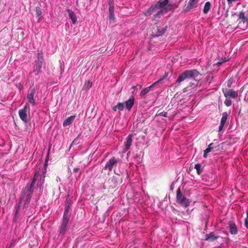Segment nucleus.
<instances>
[{
	"mask_svg": "<svg viewBox=\"0 0 248 248\" xmlns=\"http://www.w3.org/2000/svg\"><path fill=\"white\" fill-rule=\"evenodd\" d=\"M222 92L226 98H236L238 96L237 91H234L232 89H223Z\"/></svg>",
	"mask_w": 248,
	"mask_h": 248,
	"instance_id": "obj_9",
	"label": "nucleus"
},
{
	"mask_svg": "<svg viewBox=\"0 0 248 248\" xmlns=\"http://www.w3.org/2000/svg\"><path fill=\"white\" fill-rule=\"evenodd\" d=\"M117 107L118 109H119L120 110H121V111L123 110L124 108V104L122 103H119L117 105Z\"/></svg>",
	"mask_w": 248,
	"mask_h": 248,
	"instance_id": "obj_32",
	"label": "nucleus"
},
{
	"mask_svg": "<svg viewBox=\"0 0 248 248\" xmlns=\"http://www.w3.org/2000/svg\"><path fill=\"white\" fill-rule=\"evenodd\" d=\"M245 226L248 229V211L247 212V217L245 219Z\"/></svg>",
	"mask_w": 248,
	"mask_h": 248,
	"instance_id": "obj_33",
	"label": "nucleus"
},
{
	"mask_svg": "<svg viewBox=\"0 0 248 248\" xmlns=\"http://www.w3.org/2000/svg\"><path fill=\"white\" fill-rule=\"evenodd\" d=\"M227 61V60L226 58H222L221 60H220L219 61L217 62L216 65L217 66H220L222 63Z\"/></svg>",
	"mask_w": 248,
	"mask_h": 248,
	"instance_id": "obj_29",
	"label": "nucleus"
},
{
	"mask_svg": "<svg viewBox=\"0 0 248 248\" xmlns=\"http://www.w3.org/2000/svg\"><path fill=\"white\" fill-rule=\"evenodd\" d=\"M229 231L232 234H237L238 231L236 225L233 223H230L229 226Z\"/></svg>",
	"mask_w": 248,
	"mask_h": 248,
	"instance_id": "obj_19",
	"label": "nucleus"
},
{
	"mask_svg": "<svg viewBox=\"0 0 248 248\" xmlns=\"http://www.w3.org/2000/svg\"><path fill=\"white\" fill-rule=\"evenodd\" d=\"M176 200L177 202L179 203L181 206L186 207L188 206L190 204V202L188 199L186 198L185 196L183 195L179 188L177 190Z\"/></svg>",
	"mask_w": 248,
	"mask_h": 248,
	"instance_id": "obj_5",
	"label": "nucleus"
},
{
	"mask_svg": "<svg viewBox=\"0 0 248 248\" xmlns=\"http://www.w3.org/2000/svg\"><path fill=\"white\" fill-rule=\"evenodd\" d=\"M109 5V13H114V5Z\"/></svg>",
	"mask_w": 248,
	"mask_h": 248,
	"instance_id": "obj_35",
	"label": "nucleus"
},
{
	"mask_svg": "<svg viewBox=\"0 0 248 248\" xmlns=\"http://www.w3.org/2000/svg\"><path fill=\"white\" fill-rule=\"evenodd\" d=\"M211 4L209 1H207L205 3L203 9V13L204 14H207L211 9Z\"/></svg>",
	"mask_w": 248,
	"mask_h": 248,
	"instance_id": "obj_23",
	"label": "nucleus"
},
{
	"mask_svg": "<svg viewBox=\"0 0 248 248\" xmlns=\"http://www.w3.org/2000/svg\"><path fill=\"white\" fill-rule=\"evenodd\" d=\"M120 161V159L119 158H116L114 156H113L106 162L104 169L105 170H108L109 171H110Z\"/></svg>",
	"mask_w": 248,
	"mask_h": 248,
	"instance_id": "obj_7",
	"label": "nucleus"
},
{
	"mask_svg": "<svg viewBox=\"0 0 248 248\" xmlns=\"http://www.w3.org/2000/svg\"><path fill=\"white\" fill-rule=\"evenodd\" d=\"M224 104L227 107H230L232 104V101L230 98H226V99L224 101Z\"/></svg>",
	"mask_w": 248,
	"mask_h": 248,
	"instance_id": "obj_30",
	"label": "nucleus"
},
{
	"mask_svg": "<svg viewBox=\"0 0 248 248\" xmlns=\"http://www.w3.org/2000/svg\"><path fill=\"white\" fill-rule=\"evenodd\" d=\"M109 19L110 20H113L114 19V13H109Z\"/></svg>",
	"mask_w": 248,
	"mask_h": 248,
	"instance_id": "obj_37",
	"label": "nucleus"
},
{
	"mask_svg": "<svg viewBox=\"0 0 248 248\" xmlns=\"http://www.w3.org/2000/svg\"><path fill=\"white\" fill-rule=\"evenodd\" d=\"M42 63H40L35 61L34 65L33 66V72L35 75H38L41 72L42 67Z\"/></svg>",
	"mask_w": 248,
	"mask_h": 248,
	"instance_id": "obj_15",
	"label": "nucleus"
},
{
	"mask_svg": "<svg viewBox=\"0 0 248 248\" xmlns=\"http://www.w3.org/2000/svg\"><path fill=\"white\" fill-rule=\"evenodd\" d=\"M198 3V0H189L186 6L183 9L184 12H189L191 9L196 8L197 7Z\"/></svg>",
	"mask_w": 248,
	"mask_h": 248,
	"instance_id": "obj_12",
	"label": "nucleus"
},
{
	"mask_svg": "<svg viewBox=\"0 0 248 248\" xmlns=\"http://www.w3.org/2000/svg\"><path fill=\"white\" fill-rule=\"evenodd\" d=\"M70 217L63 216L61 224L59 228V235L63 236L69 227V221Z\"/></svg>",
	"mask_w": 248,
	"mask_h": 248,
	"instance_id": "obj_4",
	"label": "nucleus"
},
{
	"mask_svg": "<svg viewBox=\"0 0 248 248\" xmlns=\"http://www.w3.org/2000/svg\"><path fill=\"white\" fill-rule=\"evenodd\" d=\"M158 116H163V117H167V115H168V114H167V112H161L159 113L158 114Z\"/></svg>",
	"mask_w": 248,
	"mask_h": 248,
	"instance_id": "obj_34",
	"label": "nucleus"
},
{
	"mask_svg": "<svg viewBox=\"0 0 248 248\" xmlns=\"http://www.w3.org/2000/svg\"><path fill=\"white\" fill-rule=\"evenodd\" d=\"M229 4H231L232 2L235 1L236 0H227Z\"/></svg>",
	"mask_w": 248,
	"mask_h": 248,
	"instance_id": "obj_40",
	"label": "nucleus"
},
{
	"mask_svg": "<svg viewBox=\"0 0 248 248\" xmlns=\"http://www.w3.org/2000/svg\"><path fill=\"white\" fill-rule=\"evenodd\" d=\"M134 98L133 97H130L125 102V107L127 109L130 110L134 105Z\"/></svg>",
	"mask_w": 248,
	"mask_h": 248,
	"instance_id": "obj_20",
	"label": "nucleus"
},
{
	"mask_svg": "<svg viewBox=\"0 0 248 248\" xmlns=\"http://www.w3.org/2000/svg\"><path fill=\"white\" fill-rule=\"evenodd\" d=\"M75 140H76V139L74 140H73V141L72 142V144H74V143L75 142Z\"/></svg>",
	"mask_w": 248,
	"mask_h": 248,
	"instance_id": "obj_44",
	"label": "nucleus"
},
{
	"mask_svg": "<svg viewBox=\"0 0 248 248\" xmlns=\"http://www.w3.org/2000/svg\"><path fill=\"white\" fill-rule=\"evenodd\" d=\"M233 83V79H230L227 82V86L230 88Z\"/></svg>",
	"mask_w": 248,
	"mask_h": 248,
	"instance_id": "obj_36",
	"label": "nucleus"
},
{
	"mask_svg": "<svg viewBox=\"0 0 248 248\" xmlns=\"http://www.w3.org/2000/svg\"><path fill=\"white\" fill-rule=\"evenodd\" d=\"M35 176L36 174L35 175L34 177L32 179L31 183L27 184L20 197V201H24V207H25L26 205L28 204L31 201V199L32 194L33 188L36 182Z\"/></svg>",
	"mask_w": 248,
	"mask_h": 248,
	"instance_id": "obj_1",
	"label": "nucleus"
},
{
	"mask_svg": "<svg viewBox=\"0 0 248 248\" xmlns=\"http://www.w3.org/2000/svg\"><path fill=\"white\" fill-rule=\"evenodd\" d=\"M76 118V116L74 115L71 116L70 117H68L66 119H65L63 123V125L64 126H66L68 125H69L72 124V123L74 121L75 119Z\"/></svg>",
	"mask_w": 248,
	"mask_h": 248,
	"instance_id": "obj_21",
	"label": "nucleus"
},
{
	"mask_svg": "<svg viewBox=\"0 0 248 248\" xmlns=\"http://www.w3.org/2000/svg\"><path fill=\"white\" fill-rule=\"evenodd\" d=\"M194 168L196 170L198 174H200L202 171V165L200 164H196L195 165Z\"/></svg>",
	"mask_w": 248,
	"mask_h": 248,
	"instance_id": "obj_28",
	"label": "nucleus"
},
{
	"mask_svg": "<svg viewBox=\"0 0 248 248\" xmlns=\"http://www.w3.org/2000/svg\"><path fill=\"white\" fill-rule=\"evenodd\" d=\"M199 75V72L196 69L186 70L179 76L175 83V85L176 86H177L181 82L186 79H191L196 80V78Z\"/></svg>",
	"mask_w": 248,
	"mask_h": 248,
	"instance_id": "obj_2",
	"label": "nucleus"
},
{
	"mask_svg": "<svg viewBox=\"0 0 248 248\" xmlns=\"http://www.w3.org/2000/svg\"><path fill=\"white\" fill-rule=\"evenodd\" d=\"M18 213V210H16V212H15V215H17Z\"/></svg>",
	"mask_w": 248,
	"mask_h": 248,
	"instance_id": "obj_43",
	"label": "nucleus"
},
{
	"mask_svg": "<svg viewBox=\"0 0 248 248\" xmlns=\"http://www.w3.org/2000/svg\"><path fill=\"white\" fill-rule=\"evenodd\" d=\"M224 126V124H222L220 123V125L219 126L218 131H221L223 129Z\"/></svg>",
	"mask_w": 248,
	"mask_h": 248,
	"instance_id": "obj_38",
	"label": "nucleus"
},
{
	"mask_svg": "<svg viewBox=\"0 0 248 248\" xmlns=\"http://www.w3.org/2000/svg\"><path fill=\"white\" fill-rule=\"evenodd\" d=\"M44 178L43 179V180H42V183L44 182Z\"/></svg>",
	"mask_w": 248,
	"mask_h": 248,
	"instance_id": "obj_45",
	"label": "nucleus"
},
{
	"mask_svg": "<svg viewBox=\"0 0 248 248\" xmlns=\"http://www.w3.org/2000/svg\"><path fill=\"white\" fill-rule=\"evenodd\" d=\"M117 105L115 107H114L113 108H112V110L114 111H116L117 110Z\"/></svg>",
	"mask_w": 248,
	"mask_h": 248,
	"instance_id": "obj_42",
	"label": "nucleus"
},
{
	"mask_svg": "<svg viewBox=\"0 0 248 248\" xmlns=\"http://www.w3.org/2000/svg\"><path fill=\"white\" fill-rule=\"evenodd\" d=\"M28 105L26 104L23 108L20 109L18 111V114L21 120L25 123H28V115H27V111H28Z\"/></svg>",
	"mask_w": 248,
	"mask_h": 248,
	"instance_id": "obj_10",
	"label": "nucleus"
},
{
	"mask_svg": "<svg viewBox=\"0 0 248 248\" xmlns=\"http://www.w3.org/2000/svg\"><path fill=\"white\" fill-rule=\"evenodd\" d=\"M157 9H158L156 4L152 5L150 7L144 12V15L146 16H149L153 12H154Z\"/></svg>",
	"mask_w": 248,
	"mask_h": 248,
	"instance_id": "obj_18",
	"label": "nucleus"
},
{
	"mask_svg": "<svg viewBox=\"0 0 248 248\" xmlns=\"http://www.w3.org/2000/svg\"><path fill=\"white\" fill-rule=\"evenodd\" d=\"M67 12L69 14V16L70 18V19H71L73 24H76L77 20V16L75 15V14L74 13V12L71 10H70V9H68L67 10Z\"/></svg>",
	"mask_w": 248,
	"mask_h": 248,
	"instance_id": "obj_22",
	"label": "nucleus"
},
{
	"mask_svg": "<svg viewBox=\"0 0 248 248\" xmlns=\"http://www.w3.org/2000/svg\"><path fill=\"white\" fill-rule=\"evenodd\" d=\"M132 136L131 135H129L127 136L126 139V142L125 144V147L124 148L123 152H125L127 151L131 146L132 142Z\"/></svg>",
	"mask_w": 248,
	"mask_h": 248,
	"instance_id": "obj_16",
	"label": "nucleus"
},
{
	"mask_svg": "<svg viewBox=\"0 0 248 248\" xmlns=\"http://www.w3.org/2000/svg\"><path fill=\"white\" fill-rule=\"evenodd\" d=\"M213 145V143H210L208 147L204 151V154L203 155L204 158H206L207 156V154L213 150V148L212 147Z\"/></svg>",
	"mask_w": 248,
	"mask_h": 248,
	"instance_id": "obj_24",
	"label": "nucleus"
},
{
	"mask_svg": "<svg viewBox=\"0 0 248 248\" xmlns=\"http://www.w3.org/2000/svg\"><path fill=\"white\" fill-rule=\"evenodd\" d=\"M114 0H108V5H114Z\"/></svg>",
	"mask_w": 248,
	"mask_h": 248,
	"instance_id": "obj_39",
	"label": "nucleus"
},
{
	"mask_svg": "<svg viewBox=\"0 0 248 248\" xmlns=\"http://www.w3.org/2000/svg\"><path fill=\"white\" fill-rule=\"evenodd\" d=\"M36 13L37 16H40L42 15V11L40 7H37L36 8Z\"/></svg>",
	"mask_w": 248,
	"mask_h": 248,
	"instance_id": "obj_31",
	"label": "nucleus"
},
{
	"mask_svg": "<svg viewBox=\"0 0 248 248\" xmlns=\"http://www.w3.org/2000/svg\"><path fill=\"white\" fill-rule=\"evenodd\" d=\"M92 86V82L90 81L86 82L83 87L82 89L84 90H89Z\"/></svg>",
	"mask_w": 248,
	"mask_h": 248,
	"instance_id": "obj_27",
	"label": "nucleus"
},
{
	"mask_svg": "<svg viewBox=\"0 0 248 248\" xmlns=\"http://www.w3.org/2000/svg\"><path fill=\"white\" fill-rule=\"evenodd\" d=\"M166 77L164 76L162 78H161L159 80H157V81L154 83L152 85H151L149 87H148L145 89H144L140 93V95L141 96H144L147 93H148L150 91L152 87H155L158 84H159L162 80H163Z\"/></svg>",
	"mask_w": 248,
	"mask_h": 248,
	"instance_id": "obj_13",
	"label": "nucleus"
},
{
	"mask_svg": "<svg viewBox=\"0 0 248 248\" xmlns=\"http://www.w3.org/2000/svg\"><path fill=\"white\" fill-rule=\"evenodd\" d=\"M35 91L36 90L34 87H30L27 95V99L28 102L31 104L33 106L35 104V99L34 98Z\"/></svg>",
	"mask_w": 248,
	"mask_h": 248,
	"instance_id": "obj_8",
	"label": "nucleus"
},
{
	"mask_svg": "<svg viewBox=\"0 0 248 248\" xmlns=\"http://www.w3.org/2000/svg\"><path fill=\"white\" fill-rule=\"evenodd\" d=\"M156 5L158 8H164V9L160 10L154 15V18L155 19L159 18L160 16L164 13L171 10L173 9V4L169 3L168 0H159L157 2Z\"/></svg>",
	"mask_w": 248,
	"mask_h": 248,
	"instance_id": "obj_3",
	"label": "nucleus"
},
{
	"mask_svg": "<svg viewBox=\"0 0 248 248\" xmlns=\"http://www.w3.org/2000/svg\"><path fill=\"white\" fill-rule=\"evenodd\" d=\"M168 28L167 25H163L162 27H157V31L154 35L155 37H159L163 35L166 32Z\"/></svg>",
	"mask_w": 248,
	"mask_h": 248,
	"instance_id": "obj_14",
	"label": "nucleus"
},
{
	"mask_svg": "<svg viewBox=\"0 0 248 248\" xmlns=\"http://www.w3.org/2000/svg\"><path fill=\"white\" fill-rule=\"evenodd\" d=\"M239 19L241 21L238 23V27L242 30H245L248 25V18L245 16L244 12H240L238 14Z\"/></svg>",
	"mask_w": 248,
	"mask_h": 248,
	"instance_id": "obj_6",
	"label": "nucleus"
},
{
	"mask_svg": "<svg viewBox=\"0 0 248 248\" xmlns=\"http://www.w3.org/2000/svg\"><path fill=\"white\" fill-rule=\"evenodd\" d=\"M219 236H216L214 232H211L205 235V240L213 242L217 239Z\"/></svg>",
	"mask_w": 248,
	"mask_h": 248,
	"instance_id": "obj_17",
	"label": "nucleus"
},
{
	"mask_svg": "<svg viewBox=\"0 0 248 248\" xmlns=\"http://www.w3.org/2000/svg\"><path fill=\"white\" fill-rule=\"evenodd\" d=\"M79 169L78 168H75L74 170H73V171L74 172H78V170H79Z\"/></svg>",
	"mask_w": 248,
	"mask_h": 248,
	"instance_id": "obj_41",
	"label": "nucleus"
},
{
	"mask_svg": "<svg viewBox=\"0 0 248 248\" xmlns=\"http://www.w3.org/2000/svg\"><path fill=\"white\" fill-rule=\"evenodd\" d=\"M37 60L35 61L36 62H39L40 63H43L44 62V57L43 53L42 51H38L37 53Z\"/></svg>",
	"mask_w": 248,
	"mask_h": 248,
	"instance_id": "obj_25",
	"label": "nucleus"
},
{
	"mask_svg": "<svg viewBox=\"0 0 248 248\" xmlns=\"http://www.w3.org/2000/svg\"><path fill=\"white\" fill-rule=\"evenodd\" d=\"M71 201L70 199V196L67 195L65 202V209L63 216H67V217H70V214L69 211L71 206Z\"/></svg>",
	"mask_w": 248,
	"mask_h": 248,
	"instance_id": "obj_11",
	"label": "nucleus"
},
{
	"mask_svg": "<svg viewBox=\"0 0 248 248\" xmlns=\"http://www.w3.org/2000/svg\"><path fill=\"white\" fill-rule=\"evenodd\" d=\"M228 118V114L227 112L222 113V118L221 119L220 123L225 124Z\"/></svg>",
	"mask_w": 248,
	"mask_h": 248,
	"instance_id": "obj_26",
	"label": "nucleus"
}]
</instances>
